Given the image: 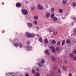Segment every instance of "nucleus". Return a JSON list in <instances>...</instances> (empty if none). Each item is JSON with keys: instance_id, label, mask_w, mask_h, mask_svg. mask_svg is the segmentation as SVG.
Returning <instances> with one entry per match:
<instances>
[{"instance_id": "obj_1", "label": "nucleus", "mask_w": 76, "mask_h": 76, "mask_svg": "<svg viewBox=\"0 0 76 76\" xmlns=\"http://www.w3.org/2000/svg\"><path fill=\"white\" fill-rule=\"evenodd\" d=\"M26 34L27 36V37L28 38H31V37H34L35 36L34 34H31V33H29L28 32H26Z\"/></svg>"}, {"instance_id": "obj_2", "label": "nucleus", "mask_w": 76, "mask_h": 76, "mask_svg": "<svg viewBox=\"0 0 76 76\" xmlns=\"http://www.w3.org/2000/svg\"><path fill=\"white\" fill-rule=\"evenodd\" d=\"M21 12L23 15H27L28 13V11L25 9H23L21 10Z\"/></svg>"}, {"instance_id": "obj_3", "label": "nucleus", "mask_w": 76, "mask_h": 76, "mask_svg": "<svg viewBox=\"0 0 76 76\" xmlns=\"http://www.w3.org/2000/svg\"><path fill=\"white\" fill-rule=\"evenodd\" d=\"M49 47L50 49H51V50L52 51L53 53H56V51H55V48H54V47L53 46H51V47L49 46Z\"/></svg>"}, {"instance_id": "obj_4", "label": "nucleus", "mask_w": 76, "mask_h": 76, "mask_svg": "<svg viewBox=\"0 0 76 76\" xmlns=\"http://www.w3.org/2000/svg\"><path fill=\"white\" fill-rule=\"evenodd\" d=\"M38 7L39 9V10H42L43 9H44V7H43V6H41L40 4H39L38 5Z\"/></svg>"}, {"instance_id": "obj_5", "label": "nucleus", "mask_w": 76, "mask_h": 76, "mask_svg": "<svg viewBox=\"0 0 76 76\" xmlns=\"http://www.w3.org/2000/svg\"><path fill=\"white\" fill-rule=\"evenodd\" d=\"M45 16L46 17V18H49V17H50V14L48 12H47L46 13Z\"/></svg>"}, {"instance_id": "obj_6", "label": "nucleus", "mask_w": 76, "mask_h": 76, "mask_svg": "<svg viewBox=\"0 0 76 76\" xmlns=\"http://www.w3.org/2000/svg\"><path fill=\"white\" fill-rule=\"evenodd\" d=\"M16 7H20L21 6V4L20 3H18L16 4Z\"/></svg>"}, {"instance_id": "obj_7", "label": "nucleus", "mask_w": 76, "mask_h": 76, "mask_svg": "<svg viewBox=\"0 0 76 76\" xmlns=\"http://www.w3.org/2000/svg\"><path fill=\"white\" fill-rule=\"evenodd\" d=\"M27 50L28 51H30V50H32V47L31 46H28L27 47Z\"/></svg>"}, {"instance_id": "obj_8", "label": "nucleus", "mask_w": 76, "mask_h": 76, "mask_svg": "<svg viewBox=\"0 0 76 76\" xmlns=\"http://www.w3.org/2000/svg\"><path fill=\"white\" fill-rule=\"evenodd\" d=\"M34 20H38V16L37 15H35L34 17Z\"/></svg>"}, {"instance_id": "obj_9", "label": "nucleus", "mask_w": 76, "mask_h": 76, "mask_svg": "<svg viewBox=\"0 0 76 76\" xmlns=\"http://www.w3.org/2000/svg\"><path fill=\"white\" fill-rule=\"evenodd\" d=\"M32 25V24L31 23H28V26L29 27V28H31Z\"/></svg>"}, {"instance_id": "obj_10", "label": "nucleus", "mask_w": 76, "mask_h": 76, "mask_svg": "<svg viewBox=\"0 0 76 76\" xmlns=\"http://www.w3.org/2000/svg\"><path fill=\"white\" fill-rule=\"evenodd\" d=\"M63 9H60L59 10V12L60 13H63Z\"/></svg>"}, {"instance_id": "obj_11", "label": "nucleus", "mask_w": 76, "mask_h": 76, "mask_svg": "<svg viewBox=\"0 0 76 76\" xmlns=\"http://www.w3.org/2000/svg\"><path fill=\"white\" fill-rule=\"evenodd\" d=\"M34 23L35 25H37L38 24V21L37 20L34 21Z\"/></svg>"}, {"instance_id": "obj_12", "label": "nucleus", "mask_w": 76, "mask_h": 76, "mask_svg": "<svg viewBox=\"0 0 76 76\" xmlns=\"http://www.w3.org/2000/svg\"><path fill=\"white\" fill-rule=\"evenodd\" d=\"M45 54H50V53H49V51L48 50H46L45 51Z\"/></svg>"}, {"instance_id": "obj_13", "label": "nucleus", "mask_w": 76, "mask_h": 76, "mask_svg": "<svg viewBox=\"0 0 76 76\" xmlns=\"http://www.w3.org/2000/svg\"><path fill=\"white\" fill-rule=\"evenodd\" d=\"M38 41H40V42H41L42 41V38H39L38 39Z\"/></svg>"}, {"instance_id": "obj_14", "label": "nucleus", "mask_w": 76, "mask_h": 76, "mask_svg": "<svg viewBox=\"0 0 76 76\" xmlns=\"http://www.w3.org/2000/svg\"><path fill=\"white\" fill-rule=\"evenodd\" d=\"M18 46L19 48H22V43H18Z\"/></svg>"}, {"instance_id": "obj_15", "label": "nucleus", "mask_w": 76, "mask_h": 76, "mask_svg": "<svg viewBox=\"0 0 76 76\" xmlns=\"http://www.w3.org/2000/svg\"><path fill=\"white\" fill-rule=\"evenodd\" d=\"M56 51H57L58 52V53H60V48H56Z\"/></svg>"}, {"instance_id": "obj_16", "label": "nucleus", "mask_w": 76, "mask_h": 76, "mask_svg": "<svg viewBox=\"0 0 76 76\" xmlns=\"http://www.w3.org/2000/svg\"><path fill=\"white\" fill-rule=\"evenodd\" d=\"M66 43L67 44H70V40L69 39H67L66 42Z\"/></svg>"}, {"instance_id": "obj_17", "label": "nucleus", "mask_w": 76, "mask_h": 76, "mask_svg": "<svg viewBox=\"0 0 76 76\" xmlns=\"http://www.w3.org/2000/svg\"><path fill=\"white\" fill-rule=\"evenodd\" d=\"M52 43L53 44H55L56 43V41L54 40H53L52 41Z\"/></svg>"}, {"instance_id": "obj_18", "label": "nucleus", "mask_w": 76, "mask_h": 76, "mask_svg": "<svg viewBox=\"0 0 76 76\" xmlns=\"http://www.w3.org/2000/svg\"><path fill=\"white\" fill-rule=\"evenodd\" d=\"M36 76H40V74L39 72H37L35 74Z\"/></svg>"}, {"instance_id": "obj_19", "label": "nucleus", "mask_w": 76, "mask_h": 76, "mask_svg": "<svg viewBox=\"0 0 76 76\" xmlns=\"http://www.w3.org/2000/svg\"><path fill=\"white\" fill-rule=\"evenodd\" d=\"M62 3L64 5H65V4H66V1L65 0H64L62 1Z\"/></svg>"}, {"instance_id": "obj_20", "label": "nucleus", "mask_w": 76, "mask_h": 76, "mask_svg": "<svg viewBox=\"0 0 76 76\" xmlns=\"http://www.w3.org/2000/svg\"><path fill=\"white\" fill-rule=\"evenodd\" d=\"M57 17H55L53 18V20L54 21H56L57 20Z\"/></svg>"}, {"instance_id": "obj_21", "label": "nucleus", "mask_w": 76, "mask_h": 76, "mask_svg": "<svg viewBox=\"0 0 76 76\" xmlns=\"http://www.w3.org/2000/svg\"><path fill=\"white\" fill-rule=\"evenodd\" d=\"M64 44H65V40H63L62 42V45H64Z\"/></svg>"}, {"instance_id": "obj_22", "label": "nucleus", "mask_w": 76, "mask_h": 76, "mask_svg": "<svg viewBox=\"0 0 76 76\" xmlns=\"http://www.w3.org/2000/svg\"><path fill=\"white\" fill-rule=\"evenodd\" d=\"M45 63V60L44 59H42L41 61V63L42 64H44Z\"/></svg>"}, {"instance_id": "obj_23", "label": "nucleus", "mask_w": 76, "mask_h": 76, "mask_svg": "<svg viewBox=\"0 0 76 76\" xmlns=\"http://www.w3.org/2000/svg\"><path fill=\"white\" fill-rule=\"evenodd\" d=\"M50 10L51 11V12H54V11L55 10V9H54V8H51L50 9Z\"/></svg>"}, {"instance_id": "obj_24", "label": "nucleus", "mask_w": 76, "mask_h": 76, "mask_svg": "<svg viewBox=\"0 0 76 76\" xmlns=\"http://www.w3.org/2000/svg\"><path fill=\"white\" fill-rule=\"evenodd\" d=\"M38 65L40 67H42L44 66V65H41L39 63L38 64Z\"/></svg>"}, {"instance_id": "obj_25", "label": "nucleus", "mask_w": 76, "mask_h": 76, "mask_svg": "<svg viewBox=\"0 0 76 76\" xmlns=\"http://www.w3.org/2000/svg\"><path fill=\"white\" fill-rule=\"evenodd\" d=\"M13 74V73H9L8 74V73H7V74H6V75H7V76H10V75H12Z\"/></svg>"}, {"instance_id": "obj_26", "label": "nucleus", "mask_w": 76, "mask_h": 76, "mask_svg": "<svg viewBox=\"0 0 76 76\" xmlns=\"http://www.w3.org/2000/svg\"><path fill=\"white\" fill-rule=\"evenodd\" d=\"M60 44H61V42L60 41H58L57 43V45H60Z\"/></svg>"}, {"instance_id": "obj_27", "label": "nucleus", "mask_w": 76, "mask_h": 76, "mask_svg": "<svg viewBox=\"0 0 76 76\" xmlns=\"http://www.w3.org/2000/svg\"><path fill=\"white\" fill-rule=\"evenodd\" d=\"M62 69H63V70H64V71H66V67H65V66H63L62 67Z\"/></svg>"}, {"instance_id": "obj_28", "label": "nucleus", "mask_w": 76, "mask_h": 76, "mask_svg": "<svg viewBox=\"0 0 76 76\" xmlns=\"http://www.w3.org/2000/svg\"><path fill=\"white\" fill-rule=\"evenodd\" d=\"M19 43H15V44H14V46H15V47H18V45H19L18 44Z\"/></svg>"}, {"instance_id": "obj_29", "label": "nucleus", "mask_w": 76, "mask_h": 76, "mask_svg": "<svg viewBox=\"0 0 76 76\" xmlns=\"http://www.w3.org/2000/svg\"><path fill=\"white\" fill-rule=\"evenodd\" d=\"M45 43H46V44L48 43V40L47 39L45 40Z\"/></svg>"}, {"instance_id": "obj_30", "label": "nucleus", "mask_w": 76, "mask_h": 76, "mask_svg": "<svg viewBox=\"0 0 76 76\" xmlns=\"http://www.w3.org/2000/svg\"><path fill=\"white\" fill-rule=\"evenodd\" d=\"M73 60H76V55L74 56L73 57Z\"/></svg>"}, {"instance_id": "obj_31", "label": "nucleus", "mask_w": 76, "mask_h": 76, "mask_svg": "<svg viewBox=\"0 0 76 76\" xmlns=\"http://www.w3.org/2000/svg\"><path fill=\"white\" fill-rule=\"evenodd\" d=\"M51 60H52L53 61V60H55V58H54V57L52 56L51 57Z\"/></svg>"}, {"instance_id": "obj_32", "label": "nucleus", "mask_w": 76, "mask_h": 76, "mask_svg": "<svg viewBox=\"0 0 76 76\" xmlns=\"http://www.w3.org/2000/svg\"><path fill=\"white\" fill-rule=\"evenodd\" d=\"M72 5L73 6L75 7L76 6V3L75 2H74L72 4Z\"/></svg>"}, {"instance_id": "obj_33", "label": "nucleus", "mask_w": 76, "mask_h": 76, "mask_svg": "<svg viewBox=\"0 0 76 76\" xmlns=\"http://www.w3.org/2000/svg\"><path fill=\"white\" fill-rule=\"evenodd\" d=\"M49 32H53V29H49Z\"/></svg>"}, {"instance_id": "obj_34", "label": "nucleus", "mask_w": 76, "mask_h": 76, "mask_svg": "<svg viewBox=\"0 0 76 76\" xmlns=\"http://www.w3.org/2000/svg\"><path fill=\"white\" fill-rule=\"evenodd\" d=\"M69 56L70 57H73V54H70Z\"/></svg>"}, {"instance_id": "obj_35", "label": "nucleus", "mask_w": 76, "mask_h": 76, "mask_svg": "<svg viewBox=\"0 0 76 76\" xmlns=\"http://www.w3.org/2000/svg\"><path fill=\"white\" fill-rule=\"evenodd\" d=\"M34 9H35V7H31V10H34Z\"/></svg>"}, {"instance_id": "obj_36", "label": "nucleus", "mask_w": 76, "mask_h": 76, "mask_svg": "<svg viewBox=\"0 0 76 76\" xmlns=\"http://www.w3.org/2000/svg\"><path fill=\"white\" fill-rule=\"evenodd\" d=\"M73 53H74L75 54H76V49L74 50L73 52Z\"/></svg>"}, {"instance_id": "obj_37", "label": "nucleus", "mask_w": 76, "mask_h": 76, "mask_svg": "<svg viewBox=\"0 0 76 76\" xmlns=\"http://www.w3.org/2000/svg\"><path fill=\"white\" fill-rule=\"evenodd\" d=\"M57 34V33L56 31H55L53 33V34H54V35H56Z\"/></svg>"}, {"instance_id": "obj_38", "label": "nucleus", "mask_w": 76, "mask_h": 76, "mask_svg": "<svg viewBox=\"0 0 76 76\" xmlns=\"http://www.w3.org/2000/svg\"><path fill=\"white\" fill-rule=\"evenodd\" d=\"M54 14H52L51 16V18H52L54 17Z\"/></svg>"}, {"instance_id": "obj_39", "label": "nucleus", "mask_w": 76, "mask_h": 76, "mask_svg": "<svg viewBox=\"0 0 76 76\" xmlns=\"http://www.w3.org/2000/svg\"><path fill=\"white\" fill-rule=\"evenodd\" d=\"M36 71H37V72H38L39 71V69L38 68H36Z\"/></svg>"}, {"instance_id": "obj_40", "label": "nucleus", "mask_w": 76, "mask_h": 76, "mask_svg": "<svg viewBox=\"0 0 76 76\" xmlns=\"http://www.w3.org/2000/svg\"><path fill=\"white\" fill-rule=\"evenodd\" d=\"M58 73H60V69H59L58 70Z\"/></svg>"}, {"instance_id": "obj_41", "label": "nucleus", "mask_w": 76, "mask_h": 76, "mask_svg": "<svg viewBox=\"0 0 76 76\" xmlns=\"http://www.w3.org/2000/svg\"><path fill=\"white\" fill-rule=\"evenodd\" d=\"M46 8H48V6L47 5H46L45 6Z\"/></svg>"}, {"instance_id": "obj_42", "label": "nucleus", "mask_w": 76, "mask_h": 76, "mask_svg": "<svg viewBox=\"0 0 76 76\" xmlns=\"http://www.w3.org/2000/svg\"><path fill=\"white\" fill-rule=\"evenodd\" d=\"M32 73H35V71H34L33 70L32 71Z\"/></svg>"}, {"instance_id": "obj_43", "label": "nucleus", "mask_w": 76, "mask_h": 76, "mask_svg": "<svg viewBox=\"0 0 76 76\" xmlns=\"http://www.w3.org/2000/svg\"><path fill=\"white\" fill-rule=\"evenodd\" d=\"M74 25V23H73V22H72L71 23V25Z\"/></svg>"}, {"instance_id": "obj_44", "label": "nucleus", "mask_w": 76, "mask_h": 76, "mask_svg": "<svg viewBox=\"0 0 76 76\" xmlns=\"http://www.w3.org/2000/svg\"><path fill=\"white\" fill-rule=\"evenodd\" d=\"M29 41H28L27 42V44H28V45H29Z\"/></svg>"}, {"instance_id": "obj_45", "label": "nucleus", "mask_w": 76, "mask_h": 76, "mask_svg": "<svg viewBox=\"0 0 76 76\" xmlns=\"http://www.w3.org/2000/svg\"><path fill=\"white\" fill-rule=\"evenodd\" d=\"M73 19H74V20H76V17H73Z\"/></svg>"}, {"instance_id": "obj_46", "label": "nucleus", "mask_w": 76, "mask_h": 76, "mask_svg": "<svg viewBox=\"0 0 76 76\" xmlns=\"http://www.w3.org/2000/svg\"><path fill=\"white\" fill-rule=\"evenodd\" d=\"M69 76H72V74H69Z\"/></svg>"}, {"instance_id": "obj_47", "label": "nucleus", "mask_w": 76, "mask_h": 76, "mask_svg": "<svg viewBox=\"0 0 76 76\" xmlns=\"http://www.w3.org/2000/svg\"><path fill=\"white\" fill-rule=\"evenodd\" d=\"M26 76H29V74H26L25 75Z\"/></svg>"}, {"instance_id": "obj_48", "label": "nucleus", "mask_w": 76, "mask_h": 76, "mask_svg": "<svg viewBox=\"0 0 76 76\" xmlns=\"http://www.w3.org/2000/svg\"><path fill=\"white\" fill-rule=\"evenodd\" d=\"M26 3H29V1H26Z\"/></svg>"}, {"instance_id": "obj_49", "label": "nucleus", "mask_w": 76, "mask_h": 76, "mask_svg": "<svg viewBox=\"0 0 76 76\" xmlns=\"http://www.w3.org/2000/svg\"><path fill=\"white\" fill-rule=\"evenodd\" d=\"M54 69H55V70H56V69H57V67H55L54 68Z\"/></svg>"}, {"instance_id": "obj_50", "label": "nucleus", "mask_w": 76, "mask_h": 76, "mask_svg": "<svg viewBox=\"0 0 76 76\" xmlns=\"http://www.w3.org/2000/svg\"><path fill=\"white\" fill-rule=\"evenodd\" d=\"M62 19H64L65 17H62Z\"/></svg>"}, {"instance_id": "obj_51", "label": "nucleus", "mask_w": 76, "mask_h": 76, "mask_svg": "<svg viewBox=\"0 0 76 76\" xmlns=\"http://www.w3.org/2000/svg\"><path fill=\"white\" fill-rule=\"evenodd\" d=\"M65 63H66V61L65 60Z\"/></svg>"}, {"instance_id": "obj_52", "label": "nucleus", "mask_w": 76, "mask_h": 76, "mask_svg": "<svg viewBox=\"0 0 76 76\" xmlns=\"http://www.w3.org/2000/svg\"><path fill=\"white\" fill-rule=\"evenodd\" d=\"M47 76H49V75H48H48H47Z\"/></svg>"}, {"instance_id": "obj_53", "label": "nucleus", "mask_w": 76, "mask_h": 76, "mask_svg": "<svg viewBox=\"0 0 76 76\" xmlns=\"http://www.w3.org/2000/svg\"><path fill=\"white\" fill-rule=\"evenodd\" d=\"M66 0V1H67V0Z\"/></svg>"}, {"instance_id": "obj_54", "label": "nucleus", "mask_w": 76, "mask_h": 76, "mask_svg": "<svg viewBox=\"0 0 76 76\" xmlns=\"http://www.w3.org/2000/svg\"><path fill=\"white\" fill-rule=\"evenodd\" d=\"M37 29H38V27H37Z\"/></svg>"}, {"instance_id": "obj_55", "label": "nucleus", "mask_w": 76, "mask_h": 76, "mask_svg": "<svg viewBox=\"0 0 76 76\" xmlns=\"http://www.w3.org/2000/svg\"><path fill=\"white\" fill-rule=\"evenodd\" d=\"M12 76H14V75H12Z\"/></svg>"}, {"instance_id": "obj_56", "label": "nucleus", "mask_w": 76, "mask_h": 76, "mask_svg": "<svg viewBox=\"0 0 76 76\" xmlns=\"http://www.w3.org/2000/svg\"><path fill=\"white\" fill-rule=\"evenodd\" d=\"M21 76H23L22 75H21Z\"/></svg>"}]
</instances>
